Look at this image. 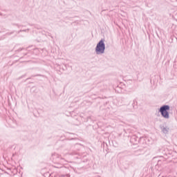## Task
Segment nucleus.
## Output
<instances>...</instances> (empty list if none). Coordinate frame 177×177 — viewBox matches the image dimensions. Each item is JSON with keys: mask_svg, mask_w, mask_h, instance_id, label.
Here are the masks:
<instances>
[{"mask_svg": "<svg viewBox=\"0 0 177 177\" xmlns=\"http://www.w3.org/2000/svg\"><path fill=\"white\" fill-rule=\"evenodd\" d=\"M28 80H30V78H27V79H26V81H28Z\"/></svg>", "mask_w": 177, "mask_h": 177, "instance_id": "obj_16", "label": "nucleus"}, {"mask_svg": "<svg viewBox=\"0 0 177 177\" xmlns=\"http://www.w3.org/2000/svg\"><path fill=\"white\" fill-rule=\"evenodd\" d=\"M23 49H24V48H19V49L17 50V52H21V50H22Z\"/></svg>", "mask_w": 177, "mask_h": 177, "instance_id": "obj_13", "label": "nucleus"}, {"mask_svg": "<svg viewBox=\"0 0 177 177\" xmlns=\"http://www.w3.org/2000/svg\"><path fill=\"white\" fill-rule=\"evenodd\" d=\"M96 55H103L106 50V44H104V39H102L95 46Z\"/></svg>", "mask_w": 177, "mask_h": 177, "instance_id": "obj_1", "label": "nucleus"}, {"mask_svg": "<svg viewBox=\"0 0 177 177\" xmlns=\"http://www.w3.org/2000/svg\"><path fill=\"white\" fill-rule=\"evenodd\" d=\"M48 177H70V174H66L56 175V174L52 173V174H50Z\"/></svg>", "mask_w": 177, "mask_h": 177, "instance_id": "obj_6", "label": "nucleus"}, {"mask_svg": "<svg viewBox=\"0 0 177 177\" xmlns=\"http://www.w3.org/2000/svg\"><path fill=\"white\" fill-rule=\"evenodd\" d=\"M160 128L162 133H165V135H168L169 133V127L160 124Z\"/></svg>", "mask_w": 177, "mask_h": 177, "instance_id": "obj_5", "label": "nucleus"}, {"mask_svg": "<svg viewBox=\"0 0 177 177\" xmlns=\"http://www.w3.org/2000/svg\"><path fill=\"white\" fill-rule=\"evenodd\" d=\"M27 31H30V29H26V30H20L18 31V34H20V32H26Z\"/></svg>", "mask_w": 177, "mask_h": 177, "instance_id": "obj_8", "label": "nucleus"}, {"mask_svg": "<svg viewBox=\"0 0 177 177\" xmlns=\"http://www.w3.org/2000/svg\"><path fill=\"white\" fill-rule=\"evenodd\" d=\"M132 106L133 109H136V106H138V101L136 100H133Z\"/></svg>", "mask_w": 177, "mask_h": 177, "instance_id": "obj_7", "label": "nucleus"}, {"mask_svg": "<svg viewBox=\"0 0 177 177\" xmlns=\"http://www.w3.org/2000/svg\"><path fill=\"white\" fill-rule=\"evenodd\" d=\"M82 145L81 144H75L73 147H71L73 152L70 153L71 156H77L78 154V151L81 150Z\"/></svg>", "mask_w": 177, "mask_h": 177, "instance_id": "obj_4", "label": "nucleus"}, {"mask_svg": "<svg viewBox=\"0 0 177 177\" xmlns=\"http://www.w3.org/2000/svg\"><path fill=\"white\" fill-rule=\"evenodd\" d=\"M143 140H145V138L143 137H138L136 135H133L130 138V142L132 145H138V143H143Z\"/></svg>", "mask_w": 177, "mask_h": 177, "instance_id": "obj_3", "label": "nucleus"}, {"mask_svg": "<svg viewBox=\"0 0 177 177\" xmlns=\"http://www.w3.org/2000/svg\"><path fill=\"white\" fill-rule=\"evenodd\" d=\"M60 168H61V169H62V171H66V169H67V168H66V167H61Z\"/></svg>", "mask_w": 177, "mask_h": 177, "instance_id": "obj_10", "label": "nucleus"}, {"mask_svg": "<svg viewBox=\"0 0 177 177\" xmlns=\"http://www.w3.org/2000/svg\"><path fill=\"white\" fill-rule=\"evenodd\" d=\"M32 77H44L43 75H32Z\"/></svg>", "mask_w": 177, "mask_h": 177, "instance_id": "obj_9", "label": "nucleus"}, {"mask_svg": "<svg viewBox=\"0 0 177 177\" xmlns=\"http://www.w3.org/2000/svg\"><path fill=\"white\" fill-rule=\"evenodd\" d=\"M170 109L171 107L169 106V105H162L158 109V112L160 113L163 118L168 120L169 118V112L168 111L170 110Z\"/></svg>", "mask_w": 177, "mask_h": 177, "instance_id": "obj_2", "label": "nucleus"}, {"mask_svg": "<svg viewBox=\"0 0 177 177\" xmlns=\"http://www.w3.org/2000/svg\"><path fill=\"white\" fill-rule=\"evenodd\" d=\"M50 174H49V173H46V174H45V176H46V177H49V175H50Z\"/></svg>", "mask_w": 177, "mask_h": 177, "instance_id": "obj_12", "label": "nucleus"}, {"mask_svg": "<svg viewBox=\"0 0 177 177\" xmlns=\"http://www.w3.org/2000/svg\"><path fill=\"white\" fill-rule=\"evenodd\" d=\"M59 160H62V156H59Z\"/></svg>", "mask_w": 177, "mask_h": 177, "instance_id": "obj_15", "label": "nucleus"}, {"mask_svg": "<svg viewBox=\"0 0 177 177\" xmlns=\"http://www.w3.org/2000/svg\"><path fill=\"white\" fill-rule=\"evenodd\" d=\"M14 26H17L18 28H20V27H23V26L19 24H14Z\"/></svg>", "mask_w": 177, "mask_h": 177, "instance_id": "obj_11", "label": "nucleus"}, {"mask_svg": "<svg viewBox=\"0 0 177 177\" xmlns=\"http://www.w3.org/2000/svg\"><path fill=\"white\" fill-rule=\"evenodd\" d=\"M158 163L161 164V160H158Z\"/></svg>", "mask_w": 177, "mask_h": 177, "instance_id": "obj_14", "label": "nucleus"}]
</instances>
